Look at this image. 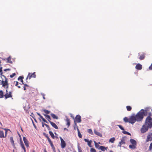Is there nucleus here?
I'll use <instances>...</instances> for the list:
<instances>
[{
  "label": "nucleus",
  "mask_w": 152,
  "mask_h": 152,
  "mask_svg": "<svg viewBox=\"0 0 152 152\" xmlns=\"http://www.w3.org/2000/svg\"><path fill=\"white\" fill-rule=\"evenodd\" d=\"M19 88H20V86H17Z\"/></svg>",
  "instance_id": "62"
},
{
  "label": "nucleus",
  "mask_w": 152,
  "mask_h": 152,
  "mask_svg": "<svg viewBox=\"0 0 152 152\" xmlns=\"http://www.w3.org/2000/svg\"><path fill=\"white\" fill-rule=\"evenodd\" d=\"M61 140V148H64L66 145V144L64 140L61 137H60Z\"/></svg>",
  "instance_id": "11"
},
{
  "label": "nucleus",
  "mask_w": 152,
  "mask_h": 152,
  "mask_svg": "<svg viewBox=\"0 0 152 152\" xmlns=\"http://www.w3.org/2000/svg\"><path fill=\"white\" fill-rule=\"evenodd\" d=\"M23 77L20 76L18 78V80H20V82L22 83L21 84H24V83H23Z\"/></svg>",
  "instance_id": "25"
},
{
  "label": "nucleus",
  "mask_w": 152,
  "mask_h": 152,
  "mask_svg": "<svg viewBox=\"0 0 152 152\" xmlns=\"http://www.w3.org/2000/svg\"><path fill=\"white\" fill-rule=\"evenodd\" d=\"M135 68L137 70H141L142 69V66L140 64H137L136 65Z\"/></svg>",
  "instance_id": "14"
},
{
  "label": "nucleus",
  "mask_w": 152,
  "mask_h": 152,
  "mask_svg": "<svg viewBox=\"0 0 152 152\" xmlns=\"http://www.w3.org/2000/svg\"><path fill=\"white\" fill-rule=\"evenodd\" d=\"M127 110L128 111H130L131 110L132 108V107L130 106H127L126 107Z\"/></svg>",
  "instance_id": "34"
},
{
  "label": "nucleus",
  "mask_w": 152,
  "mask_h": 152,
  "mask_svg": "<svg viewBox=\"0 0 152 152\" xmlns=\"http://www.w3.org/2000/svg\"><path fill=\"white\" fill-rule=\"evenodd\" d=\"M2 67H0V75L2 76V74H3V72H2Z\"/></svg>",
  "instance_id": "41"
},
{
  "label": "nucleus",
  "mask_w": 152,
  "mask_h": 152,
  "mask_svg": "<svg viewBox=\"0 0 152 152\" xmlns=\"http://www.w3.org/2000/svg\"><path fill=\"white\" fill-rule=\"evenodd\" d=\"M49 133L50 135L52 137V138L53 139H54L55 136H54V134L53 133V132H51V131H49Z\"/></svg>",
  "instance_id": "30"
},
{
  "label": "nucleus",
  "mask_w": 152,
  "mask_h": 152,
  "mask_svg": "<svg viewBox=\"0 0 152 152\" xmlns=\"http://www.w3.org/2000/svg\"><path fill=\"white\" fill-rule=\"evenodd\" d=\"M43 99H45V96H43Z\"/></svg>",
  "instance_id": "63"
},
{
  "label": "nucleus",
  "mask_w": 152,
  "mask_h": 152,
  "mask_svg": "<svg viewBox=\"0 0 152 152\" xmlns=\"http://www.w3.org/2000/svg\"><path fill=\"white\" fill-rule=\"evenodd\" d=\"M24 86L26 87V86H28V85H27V84H24Z\"/></svg>",
  "instance_id": "57"
},
{
  "label": "nucleus",
  "mask_w": 152,
  "mask_h": 152,
  "mask_svg": "<svg viewBox=\"0 0 152 152\" xmlns=\"http://www.w3.org/2000/svg\"><path fill=\"white\" fill-rule=\"evenodd\" d=\"M77 130L78 136L80 138H81L82 137V136L80 133V130L78 128H77Z\"/></svg>",
  "instance_id": "31"
},
{
  "label": "nucleus",
  "mask_w": 152,
  "mask_h": 152,
  "mask_svg": "<svg viewBox=\"0 0 152 152\" xmlns=\"http://www.w3.org/2000/svg\"><path fill=\"white\" fill-rule=\"evenodd\" d=\"M151 113H149V116H148L146 118L144 124L147 126L149 128H152V118Z\"/></svg>",
  "instance_id": "1"
},
{
  "label": "nucleus",
  "mask_w": 152,
  "mask_h": 152,
  "mask_svg": "<svg viewBox=\"0 0 152 152\" xmlns=\"http://www.w3.org/2000/svg\"><path fill=\"white\" fill-rule=\"evenodd\" d=\"M152 149V142L150 144V146L149 147V150L151 151Z\"/></svg>",
  "instance_id": "43"
},
{
  "label": "nucleus",
  "mask_w": 152,
  "mask_h": 152,
  "mask_svg": "<svg viewBox=\"0 0 152 152\" xmlns=\"http://www.w3.org/2000/svg\"><path fill=\"white\" fill-rule=\"evenodd\" d=\"M50 115L53 119H58V117L55 114L53 113H51L50 114Z\"/></svg>",
  "instance_id": "24"
},
{
  "label": "nucleus",
  "mask_w": 152,
  "mask_h": 152,
  "mask_svg": "<svg viewBox=\"0 0 152 152\" xmlns=\"http://www.w3.org/2000/svg\"><path fill=\"white\" fill-rule=\"evenodd\" d=\"M115 140V138L114 137H113L110 139L109 142H111V143H113Z\"/></svg>",
  "instance_id": "36"
},
{
  "label": "nucleus",
  "mask_w": 152,
  "mask_h": 152,
  "mask_svg": "<svg viewBox=\"0 0 152 152\" xmlns=\"http://www.w3.org/2000/svg\"><path fill=\"white\" fill-rule=\"evenodd\" d=\"M126 139V137H122L121 141L119 142V144L118 145V146L121 147L122 145L125 144V141Z\"/></svg>",
  "instance_id": "8"
},
{
  "label": "nucleus",
  "mask_w": 152,
  "mask_h": 152,
  "mask_svg": "<svg viewBox=\"0 0 152 152\" xmlns=\"http://www.w3.org/2000/svg\"><path fill=\"white\" fill-rule=\"evenodd\" d=\"M130 141L132 144L137 145V142L134 140L133 139H131L130 140Z\"/></svg>",
  "instance_id": "21"
},
{
  "label": "nucleus",
  "mask_w": 152,
  "mask_h": 152,
  "mask_svg": "<svg viewBox=\"0 0 152 152\" xmlns=\"http://www.w3.org/2000/svg\"><path fill=\"white\" fill-rule=\"evenodd\" d=\"M45 125L47 127L48 130H50V128L49 126L46 124H45Z\"/></svg>",
  "instance_id": "45"
},
{
  "label": "nucleus",
  "mask_w": 152,
  "mask_h": 152,
  "mask_svg": "<svg viewBox=\"0 0 152 152\" xmlns=\"http://www.w3.org/2000/svg\"><path fill=\"white\" fill-rule=\"evenodd\" d=\"M4 96L3 91L2 90L0 91V98H3Z\"/></svg>",
  "instance_id": "33"
},
{
  "label": "nucleus",
  "mask_w": 152,
  "mask_h": 152,
  "mask_svg": "<svg viewBox=\"0 0 152 152\" xmlns=\"http://www.w3.org/2000/svg\"><path fill=\"white\" fill-rule=\"evenodd\" d=\"M34 120L36 122H37V121L36 120V119H34Z\"/></svg>",
  "instance_id": "64"
},
{
  "label": "nucleus",
  "mask_w": 152,
  "mask_h": 152,
  "mask_svg": "<svg viewBox=\"0 0 152 152\" xmlns=\"http://www.w3.org/2000/svg\"><path fill=\"white\" fill-rule=\"evenodd\" d=\"M149 128V127L144 124L143 125L141 129V132L142 133H144L148 131Z\"/></svg>",
  "instance_id": "6"
},
{
  "label": "nucleus",
  "mask_w": 152,
  "mask_h": 152,
  "mask_svg": "<svg viewBox=\"0 0 152 152\" xmlns=\"http://www.w3.org/2000/svg\"><path fill=\"white\" fill-rule=\"evenodd\" d=\"M124 121L125 122H129V118H128L127 117H125L124 118Z\"/></svg>",
  "instance_id": "32"
},
{
  "label": "nucleus",
  "mask_w": 152,
  "mask_h": 152,
  "mask_svg": "<svg viewBox=\"0 0 152 152\" xmlns=\"http://www.w3.org/2000/svg\"><path fill=\"white\" fill-rule=\"evenodd\" d=\"M43 115L50 122V120H51V118L50 117V116L49 115H48L46 114H43Z\"/></svg>",
  "instance_id": "19"
},
{
  "label": "nucleus",
  "mask_w": 152,
  "mask_h": 152,
  "mask_svg": "<svg viewBox=\"0 0 152 152\" xmlns=\"http://www.w3.org/2000/svg\"><path fill=\"white\" fill-rule=\"evenodd\" d=\"M52 148L53 149H55V147L54 146V145H53V146H51Z\"/></svg>",
  "instance_id": "59"
},
{
  "label": "nucleus",
  "mask_w": 152,
  "mask_h": 152,
  "mask_svg": "<svg viewBox=\"0 0 152 152\" xmlns=\"http://www.w3.org/2000/svg\"><path fill=\"white\" fill-rule=\"evenodd\" d=\"M94 145H95V147H96V148L97 149H99V148H100V147L101 146H100L98 143H96L95 141H94Z\"/></svg>",
  "instance_id": "27"
},
{
  "label": "nucleus",
  "mask_w": 152,
  "mask_h": 152,
  "mask_svg": "<svg viewBox=\"0 0 152 152\" xmlns=\"http://www.w3.org/2000/svg\"><path fill=\"white\" fill-rule=\"evenodd\" d=\"M81 121V117L79 115H76L75 117V119L74 120V122L75 123H80Z\"/></svg>",
  "instance_id": "10"
},
{
  "label": "nucleus",
  "mask_w": 152,
  "mask_h": 152,
  "mask_svg": "<svg viewBox=\"0 0 152 152\" xmlns=\"http://www.w3.org/2000/svg\"><path fill=\"white\" fill-rule=\"evenodd\" d=\"M137 121L135 116L134 115H132L129 118V123L131 124H134Z\"/></svg>",
  "instance_id": "7"
},
{
  "label": "nucleus",
  "mask_w": 152,
  "mask_h": 152,
  "mask_svg": "<svg viewBox=\"0 0 152 152\" xmlns=\"http://www.w3.org/2000/svg\"><path fill=\"white\" fill-rule=\"evenodd\" d=\"M4 129L5 130V135L4 136H5V137H6V135H7V129Z\"/></svg>",
  "instance_id": "52"
},
{
  "label": "nucleus",
  "mask_w": 152,
  "mask_h": 152,
  "mask_svg": "<svg viewBox=\"0 0 152 152\" xmlns=\"http://www.w3.org/2000/svg\"><path fill=\"white\" fill-rule=\"evenodd\" d=\"M68 130V129H67L66 128H64V130Z\"/></svg>",
  "instance_id": "61"
},
{
  "label": "nucleus",
  "mask_w": 152,
  "mask_h": 152,
  "mask_svg": "<svg viewBox=\"0 0 152 152\" xmlns=\"http://www.w3.org/2000/svg\"><path fill=\"white\" fill-rule=\"evenodd\" d=\"M42 95L43 96H45V95L44 94H42Z\"/></svg>",
  "instance_id": "58"
},
{
  "label": "nucleus",
  "mask_w": 152,
  "mask_h": 152,
  "mask_svg": "<svg viewBox=\"0 0 152 152\" xmlns=\"http://www.w3.org/2000/svg\"><path fill=\"white\" fill-rule=\"evenodd\" d=\"M136 145H137L134 144L130 145L129 146V147L130 148L134 149L136 148Z\"/></svg>",
  "instance_id": "22"
},
{
  "label": "nucleus",
  "mask_w": 152,
  "mask_h": 152,
  "mask_svg": "<svg viewBox=\"0 0 152 152\" xmlns=\"http://www.w3.org/2000/svg\"><path fill=\"white\" fill-rule=\"evenodd\" d=\"M6 59L7 60V63H10L11 64L12 63V62L11 60V56H9Z\"/></svg>",
  "instance_id": "18"
},
{
  "label": "nucleus",
  "mask_w": 152,
  "mask_h": 152,
  "mask_svg": "<svg viewBox=\"0 0 152 152\" xmlns=\"http://www.w3.org/2000/svg\"><path fill=\"white\" fill-rule=\"evenodd\" d=\"M85 142H88V145L90 147H91L92 146L91 145V143L92 142L91 140L89 141L87 139H84Z\"/></svg>",
  "instance_id": "15"
},
{
  "label": "nucleus",
  "mask_w": 152,
  "mask_h": 152,
  "mask_svg": "<svg viewBox=\"0 0 152 152\" xmlns=\"http://www.w3.org/2000/svg\"><path fill=\"white\" fill-rule=\"evenodd\" d=\"M150 109V108H146L145 110L142 109L140 110H143L141 112H142V115L144 116L147 115L149 116V113H151V112H149Z\"/></svg>",
  "instance_id": "4"
},
{
  "label": "nucleus",
  "mask_w": 152,
  "mask_h": 152,
  "mask_svg": "<svg viewBox=\"0 0 152 152\" xmlns=\"http://www.w3.org/2000/svg\"><path fill=\"white\" fill-rule=\"evenodd\" d=\"M107 147L105 148L104 146H101L100 147L99 149L101 150L102 151H104L105 150H107Z\"/></svg>",
  "instance_id": "20"
},
{
  "label": "nucleus",
  "mask_w": 152,
  "mask_h": 152,
  "mask_svg": "<svg viewBox=\"0 0 152 152\" xmlns=\"http://www.w3.org/2000/svg\"><path fill=\"white\" fill-rule=\"evenodd\" d=\"M2 76L4 77L5 79L4 80L3 79L2 80L0 84L2 85V86L4 88L6 87V88H8L9 86V84L8 83V79L5 76L2 75Z\"/></svg>",
  "instance_id": "3"
},
{
  "label": "nucleus",
  "mask_w": 152,
  "mask_h": 152,
  "mask_svg": "<svg viewBox=\"0 0 152 152\" xmlns=\"http://www.w3.org/2000/svg\"><path fill=\"white\" fill-rule=\"evenodd\" d=\"M48 141L49 142L50 144L52 142L51 140L49 138H48Z\"/></svg>",
  "instance_id": "49"
},
{
  "label": "nucleus",
  "mask_w": 152,
  "mask_h": 152,
  "mask_svg": "<svg viewBox=\"0 0 152 152\" xmlns=\"http://www.w3.org/2000/svg\"><path fill=\"white\" fill-rule=\"evenodd\" d=\"M0 137L1 138H4L5 137V136H4V133L3 131L0 130Z\"/></svg>",
  "instance_id": "23"
},
{
  "label": "nucleus",
  "mask_w": 152,
  "mask_h": 152,
  "mask_svg": "<svg viewBox=\"0 0 152 152\" xmlns=\"http://www.w3.org/2000/svg\"><path fill=\"white\" fill-rule=\"evenodd\" d=\"M66 121L67 122L66 125L68 126V127L69 126L70 124L69 119L68 118H67L66 119Z\"/></svg>",
  "instance_id": "28"
},
{
  "label": "nucleus",
  "mask_w": 152,
  "mask_h": 152,
  "mask_svg": "<svg viewBox=\"0 0 152 152\" xmlns=\"http://www.w3.org/2000/svg\"><path fill=\"white\" fill-rule=\"evenodd\" d=\"M22 148L23 149L24 152H26V148H25L24 146V147H22Z\"/></svg>",
  "instance_id": "53"
},
{
  "label": "nucleus",
  "mask_w": 152,
  "mask_h": 152,
  "mask_svg": "<svg viewBox=\"0 0 152 152\" xmlns=\"http://www.w3.org/2000/svg\"><path fill=\"white\" fill-rule=\"evenodd\" d=\"M50 144L51 147L52 146H53V144L52 142L51 143H50Z\"/></svg>",
  "instance_id": "56"
},
{
  "label": "nucleus",
  "mask_w": 152,
  "mask_h": 152,
  "mask_svg": "<svg viewBox=\"0 0 152 152\" xmlns=\"http://www.w3.org/2000/svg\"><path fill=\"white\" fill-rule=\"evenodd\" d=\"M90 151L91 152H96L95 149L93 148H91Z\"/></svg>",
  "instance_id": "38"
},
{
  "label": "nucleus",
  "mask_w": 152,
  "mask_h": 152,
  "mask_svg": "<svg viewBox=\"0 0 152 152\" xmlns=\"http://www.w3.org/2000/svg\"><path fill=\"white\" fill-rule=\"evenodd\" d=\"M42 120L45 122H46V123L48 122L44 118H43L42 119Z\"/></svg>",
  "instance_id": "50"
},
{
  "label": "nucleus",
  "mask_w": 152,
  "mask_h": 152,
  "mask_svg": "<svg viewBox=\"0 0 152 152\" xmlns=\"http://www.w3.org/2000/svg\"><path fill=\"white\" fill-rule=\"evenodd\" d=\"M36 77V75L35 74V72H34L32 74L30 73H29L28 74V76L26 78V79L27 80L28 79V78L29 79H30L31 77L35 78Z\"/></svg>",
  "instance_id": "12"
},
{
  "label": "nucleus",
  "mask_w": 152,
  "mask_h": 152,
  "mask_svg": "<svg viewBox=\"0 0 152 152\" xmlns=\"http://www.w3.org/2000/svg\"><path fill=\"white\" fill-rule=\"evenodd\" d=\"M16 74L15 73H13L12 75H10V77L11 78H12Z\"/></svg>",
  "instance_id": "46"
},
{
  "label": "nucleus",
  "mask_w": 152,
  "mask_h": 152,
  "mask_svg": "<svg viewBox=\"0 0 152 152\" xmlns=\"http://www.w3.org/2000/svg\"><path fill=\"white\" fill-rule=\"evenodd\" d=\"M43 110L44 112L46 114H49L50 112V111L46 109H44Z\"/></svg>",
  "instance_id": "35"
},
{
  "label": "nucleus",
  "mask_w": 152,
  "mask_h": 152,
  "mask_svg": "<svg viewBox=\"0 0 152 152\" xmlns=\"http://www.w3.org/2000/svg\"><path fill=\"white\" fill-rule=\"evenodd\" d=\"M122 130H124V128L121 125H117Z\"/></svg>",
  "instance_id": "42"
},
{
  "label": "nucleus",
  "mask_w": 152,
  "mask_h": 152,
  "mask_svg": "<svg viewBox=\"0 0 152 152\" xmlns=\"http://www.w3.org/2000/svg\"><path fill=\"white\" fill-rule=\"evenodd\" d=\"M152 140V133H150L148 134L145 142H147L149 141H151Z\"/></svg>",
  "instance_id": "9"
},
{
  "label": "nucleus",
  "mask_w": 152,
  "mask_h": 152,
  "mask_svg": "<svg viewBox=\"0 0 152 152\" xmlns=\"http://www.w3.org/2000/svg\"><path fill=\"white\" fill-rule=\"evenodd\" d=\"M78 152H83L81 148L79 146L78 147Z\"/></svg>",
  "instance_id": "44"
},
{
  "label": "nucleus",
  "mask_w": 152,
  "mask_h": 152,
  "mask_svg": "<svg viewBox=\"0 0 152 152\" xmlns=\"http://www.w3.org/2000/svg\"><path fill=\"white\" fill-rule=\"evenodd\" d=\"M23 88H24V90H26V87L25 86H24Z\"/></svg>",
  "instance_id": "60"
},
{
  "label": "nucleus",
  "mask_w": 152,
  "mask_h": 152,
  "mask_svg": "<svg viewBox=\"0 0 152 152\" xmlns=\"http://www.w3.org/2000/svg\"><path fill=\"white\" fill-rule=\"evenodd\" d=\"M37 114L39 116L41 119H42L43 117L40 115V114L38 113H37Z\"/></svg>",
  "instance_id": "47"
},
{
  "label": "nucleus",
  "mask_w": 152,
  "mask_h": 152,
  "mask_svg": "<svg viewBox=\"0 0 152 152\" xmlns=\"http://www.w3.org/2000/svg\"><path fill=\"white\" fill-rule=\"evenodd\" d=\"M20 146L22 148L23 147H24V144L23 143V142H22V141L21 140H20Z\"/></svg>",
  "instance_id": "40"
},
{
  "label": "nucleus",
  "mask_w": 152,
  "mask_h": 152,
  "mask_svg": "<svg viewBox=\"0 0 152 152\" xmlns=\"http://www.w3.org/2000/svg\"><path fill=\"white\" fill-rule=\"evenodd\" d=\"M122 132L125 134H128L129 135H131V134L130 133H129L127 132L126 131H124L123 132Z\"/></svg>",
  "instance_id": "39"
},
{
  "label": "nucleus",
  "mask_w": 152,
  "mask_h": 152,
  "mask_svg": "<svg viewBox=\"0 0 152 152\" xmlns=\"http://www.w3.org/2000/svg\"><path fill=\"white\" fill-rule=\"evenodd\" d=\"M87 132H88V133H89L91 134H93V132L91 129H88Z\"/></svg>",
  "instance_id": "37"
},
{
  "label": "nucleus",
  "mask_w": 152,
  "mask_h": 152,
  "mask_svg": "<svg viewBox=\"0 0 152 152\" xmlns=\"http://www.w3.org/2000/svg\"><path fill=\"white\" fill-rule=\"evenodd\" d=\"M94 132L95 134L98 136L102 137V134L100 132H98L97 130L96 129L94 130Z\"/></svg>",
  "instance_id": "17"
},
{
  "label": "nucleus",
  "mask_w": 152,
  "mask_h": 152,
  "mask_svg": "<svg viewBox=\"0 0 152 152\" xmlns=\"http://www.w3.org/2000/svg\"><path fill=\"white\" fill-rule=\"evenodd\" d=\"M145 58V56L144 53L143 54L141 55L139 57V58L140 60H142L144 59V58Z\"/></svg>",
  "instance_id": "26"
},
{
  "label": "nucleus",
  "mask_w": 152,
  "mask_h": 152,
  "mask_svg": "<svg viewBox=\"0 0 152 152\" xmlns=\"http://www.w3.org/2000/svg\"><path fill=\"white\" fill-rule=\"evenodd\" d=\"M149 69L150 70H152V63L149 67Z\"/></svg>",
  "instance_id": "51"
},
{
  "label": "nucleus",
  "mask_w": 152,
  "mask_h": 152,
  "mask_svg": "<svg viewBox=\"0 0 152 152\" xmlns=\"http://www.w3.org/2000/svg\"><path fill=\"white\" fill-rule=\"evenodd\" d=\"M12 91H10L9 92H8L7 90L6 89V93L4 96L5 99H6L9 98H12Z\"/></svg>",
  "instance_id": "5"
},
{
  "label": "nucleus",
  "mask_w": 152,
  "mask_h": 152,
  "mask_svg": "<svg viewBox=\"0 0 152 152\" xmlns=\"http://www.w3.org/2000/svg\"><path fill=\"white\" fill-rule=\"evenodd\" d=\"M44 135H45V136L48 139L49 138L48 135V134H46L45 133H44Z\"/></svg>",
  "instance_id": "48"
},
{
  "label": "nucleus",
  "mask_w": 152,
  "mask_h": 152,
  "mask_svg": "<svg viewBox=\"0 0 152 152\" xmlns=\"http://www.w3.org/2000/svg\"><path fill=\"white\" fill-rule=\"evenodd\" d=\"M10 142H11V143H12V145L13 146H14L15 144H14V140H13V137H11L10 138Z\"/></svg>",
  "instance_id": "29"
},
{
  "label": "nucleus",
  "mask_w": 152,
  "mask_h": 152,
  "mask_svg": "<svg viewBox=\"0 0 152 152\" xmlns=\"http://www.w3.org/2000/svg\"><path fill=\"white\" fill-rule=\"evenodd\" d=\"M23 141L25 143V145H26L27 148H29V145L28 144V140H27L26 138L23 137Z\"/></svg>",
  "instance_id": "13"
},
{
  "label": "nucleus",
  "mask_w": 152,
  "mask_h": 152,
  "mask_svg": "<svg viewBox=\"0 0 152 152\" xmlns=\"http://www.w3.org/2000/svg\"><path fill=\"white\" fill-rule=\"evenodd\" d=\"M15 83H15V86H18V83H18V81H16V82H15Z\"/></svg>",
  "instance_id": "54"
},
{
  "label": "nucleus",
  "mask_w": 152,
  "mask_h": 152,
  "mask_svg": "<svg viewBox=\"0 0 152 152\" xmlns=\"http://www.w3.org/2000/svg\"><path fill=\"white\" fill-rule=\"evenodd\" d=\"M45 124L43 122H42V127H44V125H45Z\"/></svg>",
  "instance_id": "55"
},
{
  "label": "nucleus",
  "mask_w": 152,
  "mask_h": 152,
  "mask_svg": "<svg viewBox=\"0 0 152 152\" xmlns=\"http://www.w3.org/2000/svg\"><path fill=\"white\" fill-rule=\"evenodd\" d=\"M50 123L51 126L53 127L55 129H58V127L55 123L51 121H50Z\"/></svg>",
  "instance_id": "16"
},
{
  "label": "nucleus",
  "mask_w": 152,
  "mask_h": 152,
  "mask_svg": "<svg viewBox=\"0 0 152 152\" xmlns=\"http://www.w3.org/2000/svg\"><path fill=\"white\" fill-rule=\"evenodd\" d=\"M142 111H143V110L140 111L137 113L135 116L137 121V122L141 121L144 118V116L142 113V112H141Z\"/></svg>",
  "instance_id": "2"
}]
</instances>
